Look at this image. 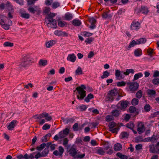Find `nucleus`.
<instances>
[{
	"label": "nucleus",
	"mask_w": 159,
	"mask_h": 159,
	"mask_svg": "<svg viewBox=\"0 0 159 159\" xmlns=\"http://www.w3.org/2000/svg\"><path fill=\"white\" fill-rule=\"evenodd\" d=\"M33 62V59L27 56H25L21 59L18 66L20 68H25L28 66L30 63Z\"/></svg>",
	"instance_id": "f257e3e1"
},
{
	"label": "nucleus",
	"mask_w": 159,
	"mask_h": 159,
	"mask_svg": "<svg viewBox=\"0 0 159 159\" xmlns=\"http://www.w3.org/2000/svg\"><path fill=\"white\" fill-rule=\"evenodd\" d=\"M118 97L116 98V99L117 101L120 100V96L118 93V91L116 89H113L111 90L108 93L107 97V101H112L116 96Z\"/></svg>",
	"instance_id": "f03ea898"
},
{
	"label": "nucleus",
	"mask_w": 159,
	"mask_h": 159,
	"mask_svg": "<svg viewBox=\"0 0 159 159\" xmlns=\"http://www.w3.org/2000/svg\"><path fill=\"white\" fill-rule=\"evenodd\" d=\"M85 89L86 87L84 85H81L80 86H78L76 88V90L79 94V95L77 96L78 99L82 100L85 97L86 92L84 90Z\"/></svg>",
	"instance_id": "7ed1b4c3"
},
{
	"label": "nucleus",
	"mask_w": 159,
	"mask_h": 159,
	"mask_svg": "<svg viewBox=\"0 0 159 159\" xmlns=\"http://www.w3.org/2000/svg\"><path fill=\"white\" fill-rule=\"evenodd\" d=\"M28 10L30 12L33 14L36 12L37 15L39 14L41 12V9L38 6H35L34 7H29Z\"/></svg>",
	"instance_id": "20e7f679"
},
{
	"label": "nucleus",
	"mask_w": 159,
	"mask_h": 159,
	"mask_svg": "<svg viewBox=\"0 0 159 159\" xmlns=\"http://www.w3.org/2000/svg\"><path fill=\"white\" fill-rule=\"evenodd\" d=\"M128 102L126 101L122 100L119 102L117 107L121 110H125L128 105Z\"/></svg>",
	"instance_id": "39448f33"
},
{
	"label": "nucleus",
	"mask_w": 159,
	"mask_h": 159,
	"mask_svg": "<svg viewBox=\"0 0 159 159\" xmlns=\"http://www.w3.org/2000/svg\"><path fill=\"white\" fill-rule=\"evenodd\" d=\"M136 11L137 14L142 13L145 15L147 14L149 11L148 7L144 6H142L140 9H136Z\"/></svg>",
	"instance_id": "423d86ee"
},
{
	"label": "nucleus",
	"mask_w": 159,
	"mask_h": 159,
	"mask_svg": "<svg viewBox=\"0 0 159 159\" xmlns=\"http://www.w3.org/2000/svg\"><path fill=\"white\" fill-rule=\"evenodd\" d=\"M140 24L138 21H133L130 26V29L132 30H138L140 28Z\"/></svg>",
	"instance_id": "0eeeda50"
},
{
	"label": "nucleus",
	"mask_w": 159,
	"mask_h": 159,
	"mask_svg": "<svg viewBox=\"0 0 159 159\" xmlns=\"http://www.w3.org/2000/svg\"><path fill=\"white\" fill-rule=\"evenodd\" d=\"M137 131L139 134L143 133L145 130L144 124L141 122H139L137 125Z\"/></svg>",
	"instance_id": "6e6552de"
},
{
	"label": "nucleus",
	"mask_w": 159,
	"mask_h": 159,
	"mask_svg": "<svg viewBox=\"0 0 159 159\" xmlns=\"http://www.w3.org/2000/svg\"><path fill=\"white\" fill-rule=\"evenodd\" d=\"M139 84L136 82L131 84L129 87L130 90L133 92L137 90L139 87Z\"/></svg>",
	"instance_id": "1a4fd4ad"
},
{
	"label": "nucleus",
	"mask_w": 159,
	"mask_h": 159,
	"mask_svg": "<svg viewBox=\"0 0 159 159\" xmlns=\"http://www.w3.org/2000/svg\"><path fill=\"white\" fill-rule=\"evenodd\" d=\"M58 149L59 152L57 150H55L54 151L53 154L55 156H61L64 152V149L62 146H60L59 147Z\"/></svg>",
	"instance_id": "9d476101"
},
{
	"label": "nucleus",
	"mask_w": 159,
	"mask_h": 159,
	"mask_svg": "<svg viewBox=\"0 0 159 159\" xmlns=\"http://www.w3.org/2000/svg\"><path fill=\"white\" fill-rule=\"evenodd\" d=\"M76 59V57L74 53L70 54L68 55L67 57V60L72 62H75Z\"/></svg>",
	"instance_id": "9b49d317"
},
{
	"label": "nucleus",
	"mask_w": 159,
	"mask_h": 159,
	"mask_svg": "<svg viewBox=\"0 0 159 159\" xmlns=\"http://www.w3.org/2000/svg\"><path fill=\"white\" fill-rule=\"evenodd\" d=\"M48 23H47V25L48 27L51 26L52 28H55L57 27V21L55 19L52 20L51 21H48Z\"/></svg>",
	"instance_id": "f8f14e48"
},
{
	"label": "nucleus",
	"mask_w": 159,
	"mask_h": 159,
	"mask_svg": "<svg viewBox=\"0 0 159 159\" xmlns=\"http://www.w3.org/2000/svg\"><path fill=\"white\" fill-rule=\"evenodd\" d=\"M89 21L91 24L89 26L90 28L91 29H94L96 26L95 24L96 23V20L93 18H91L89 19Z\"/></svg>",
	"instance_id": "ddd939ff"
},
{
	"label": "nucleus",
	"mask_w": 159,
	"mask_h": 159,
	"mask_svg": "<svg viewBox=\"0 0 159 159\" xmlns=\"http://www.w3.org/2000/svg\"><path fill=\"white\" fill-rule=\"evenodd\" d=\"M17 121L13 120L11 121L7 126V129L9 130H12L16 126Z\"/></svg>",
	"instance_id": "4468645a"
},
{
	"label": "nucleus",
	"mask_w": 159,
	"mask_h": 159,
	"mask_svg": "<svg viewBox=\"0 0 159 159\" xmlns=\"http://www.w3.org/2000/svg\"><path fill=\"white\" fill-rule=\"evenodd\" d=\"M69 154L74 158H76L75 156L77 154V151L76 149L73 147H71L69 151Z\"/></svg>",
	"instance_id": "2eb2a0df"
},
{
	"label": "nucleus",
	"mask_w": 159,
	"mask_h": 159,
	"mask_svg": "<svg viewBox=\"0 0 159 159\" xmlns=\"http://www.w3.org/2000/svg\"><path fill=\"white\" fill-rule=\"evenodd\" d=\"M96 153L101 155H104L105 153V149L102 148H98L96 149Z\"/></svg>",
	"instance_id": "dca6fc26"
},
{
	"label": "nucleus",
	"mask_w": 159,
	"mask_h": 159,
	"mask_svg": "<svg viewBox=\"0 0 159 159\" xmlns=\"http://www.w3.org/2000/svg\"><path fill=\"white\" fill-rule=\"evenodd\" d=\"M56 42L55 40H50L46 43V46L48 48H49L55 44Z\"/></svg>",
	"instance_id": "f3484780"
},
{
	"label": "nucleus",
	"mask_w": 159,
	"mask_h": 159,
	"mask_svg": "<svg viewBox=\"0 0 159 159\" xmlns=\"http://www.w3.org/2000/svg\"><path fill=\"white\" fill-rule=\"evenodd\" d=\"M56 14L51 13L47 17V19L48 20V21H51L53 20V17L56 16Z\"/></svg>",
	"instance_id": "a211bd4d"
},
{
	"label": "nucleus",
	"mask_w": 159,
	"mask_h": 159,
	"mask_svg": "<svg viewBox=\"0 0 159 159\" xmlns=\"http://www.w3.org/2000/svg\"><path fill=\"white\" fill-rule=\"evenodd\" d=\"M142 54V52L140 48H138L134 51V54L136 57L140 56Z\"/></svg>",
	"instance_id": "6ab92c4d"
},
{
	"label": "nucleus",
	"mask_w": 159,
	"mask_h": 159,
	"mask_svg": "<svg viewBox=\"0 0 159 159\" xmlns=\"http://www.w3.org/2000/svg\"><path fill=\"white\" fill-rule=\"evenodd\" d=\"M114 150L117 151L120 150L122 149V146L120 143H117L114 145Z\"/></svg>",
	"instance_id": "aec40b11"
},
{
	"label": "nucleus",
	"mask_w": 159,
	"mask_h": 159,
	"mask_svg": "<svg viewBox=\"0 0 159 159\" xmlns=\"http://www.w3.org/2000/svg\"><path fill=\"white\" fill-rule=\"evenodd\" d=\"M115 75L116 77H120V78L119 79V80L120 79H123L124 78V76L121 75L120 71L118 70H116Z\"/></svg>",
	"instance_id": "412c9836"
},
{
	"label": "nucleus",
	"mask_w": 159,
	"mask_h": 159,
	"mask_svg": "<svg viewBox=\"0 0 159 159\" xmlns=\"http://www.w3.org/2000/svg\"><path fill=\"white\" fill-rule=\"evenodd\" d=\"M65 19L67 20H70L73 18V15L70 13H66L64 16Z\"/></svg>",
	"instance_id": "4be33fe9"
},
{
	"label": "nucleus",
	"mask_w": 159,
	"mask_h": 159,
	"mask_svg": "<svg viewBox=\"0 0 159 159\" xmlns=\"http://www.w3.org/2000/svg\"><path fill=\"white\" fill-rule=\"evenodd\" d=\"M47 61L46 60L41 59L39 60V66H45L47 65Z\"/></svg>",
	"instance_id": "5701e85b"
},
{
	"label": "nucleus",
	"mask_w": 159,
	"mask_h": 159,
	"mask_svg": "<svg viewBox=\"0 0 159 159\" xmlns=\"http://www.w3.org/2000/svg\"><path fill=\"white\" fill-rule=\"evenodd\" d=\"M147 94L149 96H155L156 94V92L154 90L148 89L147 90Z\"/></svg>",
	"instance_id": "b1692460"
},
{
	"label": "nucleus",
	"mask_w": 159,
	"mask_h": 159,
	"mask_svg": "<svg viewBox=\"0 0 159 159\" xmlns=\"http://www.w3.org/2000/svg\"><path fill=\"white\" fill-rule=\"evenodd\" d=\"M120 113V111L116 109L113 110L111 112L112 116L116 117L118 116Z\"/></svg>",
	"instance_id": "393cba45"
},
{
	"label": "nucleus",
	"mask_w": 159,
	"mask_h": 159,
	"mask_svg": "<svg viewBox=\"0 0 159 159\" xmlns=\"http://www.w3.org/2000/svg\"><path fill=\"white\" fill-rule=\"evenodd\" d=\"M110 12V11L107 10L103 12L102 15V18L106 19L108 17H110V16L108 14Z\"/></svg>",
	"instance_id": "a878e982"
},
{
	"label": "nucleus",
	"mask_w": 159,
	"mask_h": 159,
	"mask_svg": "<svg viewBox=\"0 0 159 159\" xmlns=\"http://www.w3.org/2000/svg\"><path fill=\"white\" fill-rule=\"evenodd\" d=\"M81 24V23L80 21L77 19H75L72 21L73 25L75 26H79Z\"/></svg>",
	"instance_id": "bb28decb"
},
{
	"label": "nucleus",
	"mask_w": 159,
	"mask_h": 159,
	"mask_svg": "<svg viewBox=\"0 0 159 159\" xmlns=\"http://www.w3.org/2000/svg\"><path fill=\"white\" fill-rule=\"evenodd\" d=\"M134 70L133 69H127L126 70L125 72L123 73V74L126 75H128L129 73L134 74Z\"/></svg>",
	"instance_id": "cd10ccee"
},
{
	"label": "nucleus",
	"mask_w": 159,
	"mask_h": 159,
	"mask_svg": "<svg viewBox=\"0 0 159 159\" xmlns=\"http://www.w3.org/2000/svg\"><path fill=\"white\" fill-rule=\"evenodd\" d=\"M93 98V95L92 93H89V94L87 97L85 98L84 100L86 102H89L90 101V100Z\"/></svg>",
	"instance_id": "c85d7f7f"
},
{
	"label": "nucleus",
	"mask_w": 159,
	"mask_h": 159,
	"mask_svg": "<svg viewBox=\"0 0 159 159\" xmlns=\"http://www.w3.org/2000/svg\"><path fill=\"white\" fill-rule=\"evenodd\" d=\"M146 39L145 38H142L137 40L138 44H143L146 42Z\"/></svg>",
	"instance_id": "c756f323"
},
{
	"label": "nucleus",
	"mask_w": 159,
	"mask_h": 159,
	"mask_svg": "<svg viewBox=\"0 0 159 159\" xmlns=\"http://www.w3.org/2000/svg\"><path fill=\"white\" fill-rule=\"evenodd\" d=\"M110 75V72L107 71H106L103 72V75L101 76V78L102 79L107 77Z\"/></svg>",
	"instance_id": "7c9ffc66"
},
{
	"label": "nucleus",
	"mask_w": 159,
	"mask_h": 159,
	"mask_svg": "<svg viewBox=\"0 0 159 159\" xmlns=\"http://www.w3.org/2000/svg\"><path fill=\"white\" fill-rule=\"evenodd\" d=\"M60 6V3L58 2H55L52 4V7L53 9H56Z\"/></svg>",
	"instance_id": "2f4dec72"
},
{
	"label": "nucleus",
	"mask_w": 159,
	"mask_h": 159,
	"mask_svg": "<svg viewBox=\"0 0 159 159\" xmlns=\"http://www.w3.org/2000/svg\"><path fill=\"white\" fill-rule=\"evenodd\" d=\"M128 134L126 132H124L121 133L120 137L121 139H125V138H128Z\"/></svg>",
	"instance_id": "473e14b6"
},
{
	"label": "nucleus",
	"mask_w": 159,
	"mask_h": 159,
	"mask_svg": "<svg viewBox=\"0 0 159 159\" xmlns=\"http://www.w3.org/2000/svg\"><path fill=\"white\" fill-rule=\"evenodd\" d=\"M51 136L50 134H47L45 136H43L42 138V142H45L48 141V137H50Z\"/></svg>",
	"instance_id": "72a5a7b5"
},
{
	"label": "nucleus",
	"mask_w": 159,
	"mask_h": 159,
	"mask_svg": "<svg viewBox=\"0 0 159 159\" xmlns=\"http://www.w3.org/2000/svg\"><path fill=\"white\" fill-rule=\"evenodd\" d=\"M134 126V125L133 122H129L126 125V127L131 130H133Z\"/></svg>",
	"instance_id": "f704fd0d"
},
{
	"label": "nucleus",
	"mask_w": 159,
	"mask_h": 159,
	"mask_svg": "<svg viewBox=\"0 0 159 159\" xmlns=\"http://www.w3.org/2000/svg\"><path fill=\"white\" fill-rule=\"evenodd\" d=\"M76 75H80L83 74L82 69L80 67H78L75 71Z\"/></svg>",
	"instance_id": "c9c22d12"
},
{
	"label": "nucleus",
	"mask_w": 159,
	"mask_h": 159,
	"mask_svg": "<svg viewBox=\"0 0 159 159\" xmlns=\"http://www.w3.org/2000/svg\"><path fill=\"white\" fill-rule=\"evenodd\" d=\"M143 76V74L141 73H139L135 74L134 76V80H136L139 78L142 77Z\"/></svg>",
	"instance_id": "e433bc0d"
},
{
	"label": "nucleus",
	"mask_w": 159,
	"mask_h": 159,
	"mask_svg": "<svg viewBox=\"0 0 159 159\" xmlns=\"http://www.w3.org/2000/svg\"><path fill=\"white\" fill-rule=\"evenodd\" d=\"M113 119L114 117L113 116L111 115H107L105 118L107 122L110 121L111 120H113Z\"/></svg>",
	"instance_id": "4c0bfd02"
},
{
	"label": "nucleus",
	"mask_w": 159,
	"mask_h": 159,
	"mask_svg": "<svg viewBox=\"0 0 159 159\" xmlns=\"http://www.w3.org/2000/svg\"><path fill=\"white\" fill-rule=\"evenodd\" d=\"M152 82L155 85H158L159 84V79H154L152 80Z\"/></svg>",
	"instance_id": "58836bf2"
},
{
	"label": "nucleus",
	"mask_w": 159,
	"mask_h": 159,
	"mask_svg": "<svg viewBox=\"0 0 159 159\" xmlns=\"http://www.w3.org/2000/svg\"><path fill=\"white\" fill-rule=\"evenodd\" d=\"M142 93L143 92L142 91L139 90L136 93V96L137 98H140L142 97Z\"/></svg>",
	"instance_id": "ea45409f"
},
{
	"label": "nucleus",
	"mask_w": 159,
	"mask_h": 159,
	"mask_svg": "<svg viewBox=\"0 0 159 159\" xmlns=\"http://www.w3.org/2000/svg\"><path fill=\"white\" fill-rule=\"evenodd\" d=\"M49 152V150L48 148H45L44 150L41 153L42 154V156L43 157L46 156Z\"/></svg>",
	"instance_id": "a19ab883"
},
{
	"label": "nucleus",
	"mask_w": 159,
	"mask_h": 159,
	"mask_svg": "<svg viewBox=\"0 0 159 159\" xmlns=\"http://www.w3.org/2000/svg\"><path fill=\"white\" fill-rule=\"evenodd\" d=\"M137 43V41H136L134 40H133L132 41H131L130 43L128 46V48H130L132 47H134V45H135L136 44H138Z\"/></svg>",
	"instance_id": "79ce46f5"
},
{
	"label": "nucleus",
	"mask_w": 159,
	"mask_h": 159,
	"mask_svg": "<svg viewBox=\"0 0 159 159\" xmlns=\"http://www.w3.org/2000/svg\"><path fill=\"white\" fill-rule=\"evenodd\" d=\"M147 53L148 54V55L151 56L154 53L153 49L149 48L147 50Z\"/></svg>",
	"instance_id": "37998d69"
},
{
	"label": "nucleus",
	"mask_w": 159,
	"mask_h": 159,
	"mask_svg": "<svg viewBox=\"0 0 159 159\" xmlns=\"http://www.w3.org/2000/svg\"><path fill=\"white\" fill-rule=\"evenodd\" d=\"M21 16L23 18L28 19L30 17V15L28 13H23L21 14Z\"/></svg>",
	"instance_id": "c03bdc74"
},
{
	"label": "nucleus",
	"mask_w": 159,
	"mask_h": 159,
	"mask_svg": "<svg viewBox=\"0 0 159 159\" xmlns=\"http://www.w3.org/2000/svg\"><path fill=\"white\" fill-rule=\"evenodd\" d=\"M3 45L5 47H12L13 46V43L9 42H6L4 43Z\"/></svg>",
	"instance_id": "a18cd8bd"
},
{
	"label": "nucleus",
	"mask_w": 159,
	"mask_h": 159,
	"mask_svg": "<svg viewBox=\"0 0 159 159\" xmlns=\"http://www.w3.org/2000/svg\"><path fill=\"white\" fill-rule=\"evenodd\" d=\"M131 103L133 105H136L139 103V100L137 99L134 98L132 100Z\"/></svg>",
	"instance_id": "49530a36"
},
{
	"label": "nucleus",
	"mask_w": 159,
	"mask_h": 159,
	"mask_svg": "<svg viewBox=\"0 0 159 159\" xmlns=\"http://www.w3.org/2000/svg\"><path fill=\"white\" fill-rule=\"evenodd\" d=\"M44 117L46 120L48 121L51 120L52 119L51 117L49 115L48 113L45 112Z\"/></svg>",
	"instance_id": "de8ad7c7"
},
{
	"label": "nucleus",
	"mask_w": 159,
	"mask_h": 159,
	"mask_svg": "<svg viewBox=\"0 0 159 159\" xmlns=\"http://www.w3.org/2000/svg\"><path fill=\"white\" fill-rule=\"evenodd\" d=\"M50 8L48 7H46L43 10V13L45 14H48L50 12Z\"/></svg>",
	"instance_id": "09e8293b"
},
{
	"label": "nucleus",
	"mask_w": 159,
	"mask_h": 159,
	"mask_svg": "<svg viewBox=\"0 0 159 159\" xmlns=\"http://www.w3.org/2000/svg\"><path fill=\"white\" fill-rule=\"evenodd\" d=\"M129 111L131 113H134L136 111V108L135 107L131 106L129 108Z\"/></svg>",
	"instance_id": "8fccbe9b"
},
{
	"label": "nucleus",
	"mask_w": 159,
	"mask_h": 159,
	"mask_svg": "<svg viewBox=\"0 0 159 159\" xmlns=\"http://www.w3.org/2000/svg\"><path fill=\"white\" fill-rule=\"evenodd\" d=\"M6 7L8 8L9 11H12L13 10L12 6L9 2H7L6 4Z\"/></svg>",
	"instance_id": "3c124183"
},
{
	"label": "nucleus",
	"mask_w": 159,
	"mask_h": 159,
	"mask_svg": "<svg viewBox=\"0 0 159 159\" xmlns=\"http://www.w3.org/2000/svg\"><path fill=\"white\" fill-rule=\"evenodd\" d=\"M63 133L65 134V135L66 136L68 134L69 132V129L68 128H66L61 131Z\"/></svg>",
	"instance_id": "603ef678"
},
{
	"label": "nucleus",
	"mask_w": 159,
	"mask_h": 159,
	"mask_svg": "<svg viewBox=\"0 0 159 159\" xmlns=\"http://www.w3.org/2000/svg\"><path fill=\"white\" fill-rule=\"evenodd\" d=\"M93 38H88L85 40V42L88 44H90L93 41Z\"/></svg>",
	"instance_id": "864d4df0"
},
{
	"label": "nucleus",
	"mask_w": 159,
	"mask_h": 159,
	"mask_svg": "<svg viewBox=\"0 0 159 159\" xmlns=\"http://www.w3.org/2000/svg\"><path fill=\"white\" fill-rule=\"evenodd\" d=\"M144 109L145 111L148 112L150 110V106L148 104L146 105L144 107Z\"/></svg>",
	"instance_id": "5fc2aeb1"
},
{
	"label": "nucleus",
	"mask_w": 159,
	"mask_h": 159,
	"mask_svg": "<svg viewBox=\"0 0 159 159\" xmlns=\"http://www.w3.org/2000/svg\"><path fill=\"white\" fill-rule=\"evenodd\" d=\"M119 129L118 127L112 128L110 129V131L113 133H116Z\"/></svg>",
	"instance_id": "6e6d98bb"
},
{
	"label": "nucleus",
	"mask_w": 159,
	"mask_h": 159,
	"mask_svg": "<svg viewBox=\"0 0 159 159\" xmlns=\"http://www.w3.org/2000/svg\"><path fill=\"white\" fill-rule=\"evenodd\" d=\"M73 129L74 131L78 130V124L77 123H75L73 126Z\"/></svg>",
	"instance_id": "4d7b16f0"
},
{
	"label": "nucleus",
	"mask_w": 159,
	"mask_h": 159,
	"mask_svg": "<svg viewBox=\"0 0 159 159\" xmlns=\"http://www.w3.org/2000/svg\"><path fill=\"white\" fill-rule=\"evenodd\" d=\"M62 32V31L61 30H56L54 32V34L56 35L61 36Z\"/></svg>",
	"instance_id": "13d9d810"
},
{
	"label": "nucleus",
	"mask_w": 159,
	"mask_h": 159,
	"mask_svg": "<svg viewBox=\"0 0 159 159\" xmlns=\"http://www.w3.org/2000/svg\"><path fill=\"white\" fill-rule=\"evenodd\" d=\"M50 125L48 124L44 125L42 127V129L44 130H46L49 129L50 128Z\"/></svg>",
	"instance_id": "bf43d9fd"
},
{
	"label": "nucleus",
	"mask_w": 159,
	"mask_h": 159,
	"mask_svg": "<svg viewBox=\"0 0 159 159\" xmlns=\"http://www.w3.org/2000/svg\"><path fill=\"white\" fill-rule=\"evenodd\" d=\"M116 126V123L114 122H112L109 124V127L110 129L113 128Z\"/></svg>",
	"instance_id": "052dcab7"
},
{
	"label": "nucleus",
	"mask_w": 159,
	"mask_h": 159,
	"mask_svg": "<svg viewBox=\"0 0 159 159\" xmlns=\"http://www.w3.org/2000/svg\"><path fill=\"white\" fill-rule=\"evenodd\" d=\"M52 2L53 0H46L45 1V4L47 6H49L52 4Z\"/></svg>",
	"instance_id": "680f3d73"
},
{
	"label": "nucleus",
	"mask_w": 159,
	"mask_h": 159,
	"mask_svg": "<svg viewBox=\"0 0 159 159\" xmlns=\"http://www.w3.org/2000/svg\"><path fill=\"white\" fill-rule=\"evenodd\" d=\"M83 33L85 37H89L93 35V33L86 31L84 32Z\"/></svg>",
	"instance_id": "e2e57ef3"
},
{
	"label": "nucleus",
	"mask_w": 159,
	"mask_h": 159,
	"mask_svg": "<svg viewBox=\"0 0 159 159\" xmlns=\"http://www.w3.org/2000/svg\"><path fill=\"white\" fill-rule=\"evenodd\" d=\"M126 83L124 81H121L118 82L117 83V85L118 86H125V85Z\"/></svg>",
	"instance_id": "0e129e2a"
},
{
	"label": "nucleus",
	"mask_w": 159,
	"mask_h": 159,
	"mask_svg": "<svg viewBox=\"0 0 159 159\" xmlns=\"http://www.w3.org/2000/svg\"><path fill=\"white\" fill-rule=\"evenodd\" d=\"M79 108L81 111H84L87 108L86 106L85 105H82L79 107Z\"/></svg>",
	"instance_id": "69168bd1"
},
{
	"label": "nucleus",
	"mask_w": 159,
	"mask_h": 159,
	"mask_svg": "<svg viewBox=\"0 0 159 159\" xmlns=\"http://www.w3.org/2000/svg\"><path fill=\"white\" fill-rule=\"evenodd\" d=\"M68 143V140L67 138H65L63 140V144L66 146Z\"/></svg>",
	"instance_id": "338daca9"
},
{
	"label": "nucleus",
	"mask_w": 159,
	"mask_h": 159,
	"mask_svg": "<svg viewBox=\"0 0 159 159\" xmlns=\"http://www.w3.org/2000/svg\"><path fill=\"white\" fill-rule=\"evenodd\" d=\"M59 137L61 139L63 138L66 137L65 134L63 133L62 131H60L59 133Z\"/></svg>",
	"instance_id": "774afa93"
}]
</instances>
